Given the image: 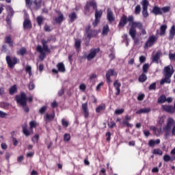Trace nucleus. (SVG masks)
<instances>
[{
    "label": "nucleus",
    "instance_id": "f257e3e1",
    "mask_svg": "<svg viewBox=\"0 0 175 175\" xmlns=\"http://www.w3.org/2000/svg\"><path fill=\"white\" fill-rule=\"evenodd\" d=\"M90 6H92L93 9H94L96 10L95 21L93 23V25H94V27H96V25H98V24H99V20H100V17H102V14H103V12L102 10L98 11V10H96V3L94 1H90V3H87V5L85 8L86 12H88V10H90Z\"/></svg>",
    "mask_w": 175,
    "mask_h": 175
},
{
    "label": "nucleus",
    "instance_id": "f03ea898",
    "mask_svg": "<svg viewBox=\"0 0 175 175\" xmlns=\"http://www.w3.org/2000/svg\"><path fill=\"white\" fill-rule=\"evenodd\" d=\"M131 28L129 29V35L131 36L132 39L135 40L136 38V28L138 29H142L143 28V23L140 21H131L130 23Z\"/></svg>",
    "mask_w": 175,
    "mask_h": 175
},
{
    "label": "nucleus",
    "instance_id": "7ed1b4c3",
    "mask_svg": "<svg viewBox=\"0 0 175 175\" xmlns=\"http://www.w3.org/2000/svg\"><path fill=\"white\" fill-rule=\"evenodd\" d=\"M42 43L43 46L42 47V46L38 45L37 46V51L40 53V59L43 61L46 57V53H50V49H49V46H47V41H46V40H42Z\"/></svg>",
    "mask_w": 175,
    "mask_h": 175
},
{
    "label": "nucleus",
    "instance_id": "20e7f679",
    "mask_svg": "<svg viewBox=\"0 0 175 175\" xmlns=\"http://www.w3.org/2000/svg\"><path fill=\"white\" fill-rule=\"evenodd\" d=\"M173 125H174V120L172 118H168L167 124L163 128L165 139H167V137L170 136V132H172V126H173Z\"/></svg>",
    "mask_w": 175,
    "mask_h": 175
},
{
    "label": "nucleus",
    "instance_id": "39448f33",
    "mask_svg": "<svg viewBox=\"0 0 175 175\" xmlns=\"http://www.w3.org/2000/svg\"><path fill=\"white\" fill-rule=\"evenodd\" d=\"M5 10L8 12L5 21L9 27H12V18H13V16H14V10H13V8L10 5H7Z\"/></svg>",
    "mask_w": 175,
    "mask_h": 175
},
{
    "label": "nucleus",
    "instance_id": "423d86ee",
    "mask_svg": "<svg viewBox=\"0 0 175 175\" xmlns=\"http://www.w3.org/2000/svg\"><path fill=\"white\" fill-rule=\"evenodd\" d=\"M133 20H134L133 16H129V17H126V15H123L119 23V27H120L121 28H122L123 27H125L128 21L129 23V25H131V23H132Z\"/></svg>",
    "mask_w": 175,
    "mask_h": 175
},
{
    "label": "nucleus",
    "instance_id": "0eeeda50",
    "mask_svg": "<svg viewBox=\"0 0 175 175\" xmlns=\"http://www.w3.org/2000/svg\"><path fill=\"white\" fill-rule=\"evenodd\" d=\"M33 99V98L32 96H29L28 98L25 94H23V107L25 113H28L29 111V108L27 106V102H32Z\"/></svg>",
    "mask_w": 175,
    "mask_h": 175
},
{
    "label": "nucleus",
    "instance_id": "6e6552de",
    "mask_svg": "<svg viewBox=\"0 0 175 175\" xmlns=\"http://www.w3.org/2000/svg\"><path fill=\"white\" fill-rule=\"evenodd\" d=\"M158 40V37L155 36H151L148 38L147 42L145 44L144 49H148V47H151L154 46L155 42Z\"/></svg>",
    "mask_w": 175,
    "mask_h": 175
},
{
    "label": "nucleus",
    "instance_id": "1a4fd4ad",
    "mask_svg": "<svg viewBox=\"0 0 175 175\" xmlns=\"http://www.w3.org/2000/svg\"><path fill=\"white\" fill-rule=\"evenodd\" d=\"M5 59L8 67L10 68V69H13V68H14V65H16V64H17L18 62V59H17L16 57H13L12 59L10 56H6Z\"/></svg>",
    "mask_w": 175,
    "mask_h": 175
},
{
    "label": "nucleus",
    "instance_id": "9d476101",
    "mask_svg": "<svg viewBox=\"0 0 175 175\" xmlns=\"http://www.w3.org/2000/svg\"><path fill=\"white\" fill-rule=\"evenodd\" d=\"M164 72L165 77H168V79H170L173 74L174 73V70H173L172 66H167L165 67Z\"/></svg>",
    "mask_w": 175,
    "mask_h": 175
},
{
    "label": "nucleus",
    "instance_id": "9b49d317",
    "mask_svg": "<svg viewBox=\"0 0 175 175\" xmlns=\"http://www.w3.org/2000/svg\"><path fill=\"white\" fill-rule=\"evenodd\" d=\"M111 76H117V72H116L113 69H109L106 72L107 83H108V84H110V83H111V79H110Z\"/></svg>",
    "mask_w": 175,
    "mask_h": 175
},
{
    "label": "nucleus",
    "instance_id": "f8f14e48",
    "mask_svg": "<svg viewBox=\"0 0 175 175\" xmlns=\"http://www.w3.org/2000/svg\"><path fill=\"white\" fill-rule=\"evenodd\" d=\"M57 70L55 68H53L52 70V72L53 73H58V72H60L61 73H64L66 68H65V65L64 64V63H62V62L58 63L57 64Z\"/></svg>",
    "mask_w": 175,
    "mask_h": 175
},
{
    "label": "nucleus",
    "instance_id": "ddd939ff",
    "mask_svg": "<svg viewBox=\"0 0 175 175\" xmlns=\"http://www.w3.org/2000/svg\"><path fill=\"white\" fill-rule=\"evenodd\" d=\"M99 53V49H92L90 50V52L87 55L88 61H91V59H94L96 56V53Z\"/></svg>",
    "mask_w": 175,
    "mask_h": 175
},
{
    "label": "nucleus",
    "instance_id": "4468645a",
    "mask_svg": "<svg viewBox=\"0 0 175 175\" xmlns=\"http://www.w3.org/2000/svg\"><path fill=\"white\" fill-rule=\"evenodd\" d=\"M107 18L109 23H113L114 21V14L110 8H108L107 11Z\"/></svg>",
    "mask_w": 175,
    "mask_h": 175
},
{
    "label": "nucleus",
    "instance_id": "2eb2a0df",
    "mask_svg": "<svg viewBox=\"0 0 175 175\" xmlns=\"http://www.w3.org/2000/svg\"><path fill=\"white\" fill-rule=\"evenodd\" d=\"M82 110H83L85 118H88L90 112L88 111V105L87 103L82 104Z\"/></svg>",
    "mask_w": 175,
    "mask_h": 175
},
{
    "label": "nucleus",
    "instance_id": "dca6fc26",
    "mask_svg": "<svg viewBox=\"0 0 175 175\" xmlns=\"http://www.w3.org/2000/svg\"><path fill=\"white\" fill-rule=\"evenodd\" d=\"M161 109L163 110V111H167V113H174V108L173 106L162 105Z\"/></svg>",
    "mask_w": 175,
    "mask_h": 175
},
{
    "label": "nucleus",
    "instance_id": "f3484780",
    "mask_svg": "<svg viewBox=\"0 0 175 175\" xmlns=\"http://www.w3.org/2000/svg\"><path fill=\"white\" fill-rule=\"evenodd\" d=\"M57 13L58 14V16L55 18V21L56 23L59 24L62 23V21H64V14H62V13H61V12L59 11H57Z\"/></svg>",
    "mask_w": 175,
    "mask_h": 175
},
{
    "label": "nucleus",
    "instance_id": "a211bd4d",
    "mask_svg": "<svg viewBox=\"0 0 175 175\" xmlns=\"http://www.w3.org/2000/svg\"><path fill=\"white\" fill-rule=\"evenodd\" d=\"M23 134L26 137H29V136L33 135V130L31 129H23Z\"/></svg>",
    "mask_w": 175,
    "mask_h": 175
},
{
    "label": "nucleus",
    "instance_id": "6ab92c4d",
    "mask_svg": "<svg viewBox=\"0 0 175 175\" xmlns=\"http://www.w3.org/2000/svg\"><path fill=\"white\" fill-rule=\"evenodd\" d=\"M150 131H152L156 136H159L161 135V133L162 132V130L160 129H157L154 126H150Z\"/></svg>",
    "mask_w": 175,
    "mask_h": 175
},
{
    "label": "nucleus",
    "instance_id": "aec40b11",
    "mask_svg": "<svg viewBox=\"0 0 175 175\" xmlns=\"http://www.w3.org/2000/svg\"><path fill=\"white\" fill-rule=\"evenodd\" d=\"M23 27L25 29H31L32 28V25L31 24V21L29 19H26L24 21Z\"/></svg>",
    "mask_w": 175,
    "mask_h": 175
},
{
    "label": "nucleus",
    "instance_id": "412c9836",
    "mask_svg": "<svg viewBox=\"0 0 175 175\" xmlns=\"http://www.w3.org/2000/svg\"><path fill=\"white\" fill-rule=\"evenodd\" d=\"M113 85L117 91L116 95H120V92H121V90H120V88L121 87V83L118 82L117 80L114 81Z\"/></svg>",
    "mask_w": 175,
    "mask_h": 175
},
{
    "label": "nucleus",
    "instance_id": "4be33fe9",
    "mask_svg": "<svg viewBox=\"0 0 175 175\" xmlns=\"http://www.w3.org/2000/svg\"><path fill=\"white\" fill-rule=\"evenodd\" d=\"M55 117V113H52V114L47 113L44 116V120H45L46 122H50V121H53V120H54Z\"/></svg>",
    "mask_w": 175,
    "mask_h": 175
},
{
    "label": "nucleus",
    "instance_id": "5701e85b",
    "mask_svg": "<svg viewBox=\"0 0 175 175\" xmlns=\"http://www.w3.org/2000/svg\"><path fill=\"white\" fill-rule=\"evenodd\" d=\"M175 36V25H172L171 29H170V36H169V40H172V39Z\"/></svg>",
    "mask_w": 175,
    "mask_h": 175
},
{
    "label": "nucleus",
    "instance_id": "b1692460",
    "mask_svg": "<svg viewBox=\"0 0 175 175\" xmlns=\"http://www.w3.org/2000/svg\"><path fill=\"white\" fill-rule=\"evenodd\" d=\"M5 43L8 44L10 47H13V40L11 36H7L5 38Z\"/></svg>",
    "mask_w": 175,
    "mask_h": 175
},
{
    "label": "nucleus",
    "instance_id": "393cba45",
    "mask_svg": "<svg viewBox=\"0 0 175 175\" xmlns=\"http://www.w3.org/2000/svg\"><path fill=\"white\" fill-rule=\"evenodd\" d=\"M152 14H155V16H158V15H161L162 14V10L161 8H159V7H154L152 9Z\"/></svg>",
    "mask_w": 175,
    "mask_h": 175
},
{
    "label": "nucleus",
    "instance_id": "a878e982",
    "mask_svg": "<svg viewBox=\"0 0 175 175\" xmlns=\"http://www.w3.org/2000/svg\"><path fill=\"white\" fill-rule=\"evenodd\" d=\"M15 99L18 105H19L20 106H22L23 105V92H21L20 95H16L15 96Z\"/></svg>",
    "mask_w": 175,
    "mask_h": 175
},
{
    "label": "nucleus",
    "instance_id": "bb28decb",
    "mask_svg": "<svg viewBox=\"0 0 175 175\" xmlns=\"http://www.w3.org/2000/svg\"><path fill=\"white\" fill-rule=\"evenodd\" d=\"M9 94L10 95L17 94V85H14L9 88Z\"/></svg>",
    "mask_w": 175,
    "mask_h": 175
},
{
    "label": "nucleus",
    "instance_id": "cd10ccee",
    "mask_svg": "<svg viewBox=\"0 0 175 175\" xmlns=\"http://www.w3.org/2000/svg\"><path fill=\"white\" fill-rule=\"evenodd\" d=\"M150 111H151V109L150 108H142L137 111L135 113L136 114H143V113H150Z\"/></svg>",
    "mask_w": 175,
    "mask_h": 175
},
{
    "label": "nucleus",
    "instance_id": "c85d7f7f",
    "mask_svg": "<svg viewBox=\"0 0 175 175\" xmlns=\"http://www.w3.org/2000/svg\"><path fill=\"white\" fill-rule=\"evenodd\" d=\"M161 143L160 139H157L156 141L154 139H150L148 142V146L150 147H154L155 144H159Z\"/></svg>",
    "mask_w": 175,
    "mask_h": 175
},
{
    "label": "nucleus",
    "instance_id": "c756f323",
    "mask_svg": "<svg viewBox=\"0 0 175 175\" xmlns=\"http://www.w3.org/2000/svg\"><path fill=\"white\" fill-rule=\"evenodd\" d=\"M165 120H166V116H159L157 120V125H163L165 124Z\"/></svg>",
    "mask_w": 175,
    "mask_h": 175
},
{
    "label": "nucleus",
    "instance_id": "7c9ffc66",
    "mask_svg": "<svg viewBox=\"0 0 175 175\" xmlns=\"http://www.w3.org/2000/svg\"><path fill=\"white\" fill-rule=\"evenodd\" d=\"M161 51L157 52L155 55H154L152 57L153 62H157V64L159 62V57H161Z\"/></svg>",
    "mask_w": 175,
    "mask_h": 175
},
{
    "label": "nucleus",
    "instance_id": "2f4dec72",
    "mask_svg": "<svg viewBox=\"0 0 175 175\" xmlns=\"http://www.w3.org/2000/svg\"><path fill=\"white\" fill-rule=\"evenodd\" d=\"M26 75H29V77L31 78L32 76V67L31 66H27L25 68Z\"/></svg>",
    "mask_w": 175,
    "mask_h": 175
},
{
    "label": "nucleus",
    "instance_id": "473e14b6",
    "mask_svg": "<svg viewBox=\"0 0 175 175\" xmlns=\"http://www.w3.org/2000/svg\"><path fill=\"white\" fill-rule=\"evenodd\" d=\"M166 29H167V26L166 25H163L160 27V35L161 36H163L165 33H166Z\"/></svg>",
    "mask_w": 175,
    "mask_h": 175
},
{
    "label": "nucleus",
    "instance_id": "72a5a7b5",
    "mask_svg": "<svg viewBox=\"0 0 175 175\" xmlns=\"http://www.w3.org/2000/svg\"><path fill=\"white\" fill-rule=\"evenodd\" d=\"M141 5L142 6V9H148V0H142L141 2Z\"/></svg>",
    "mask_w": 175,
    "mask_h": 175
},
{
    "label": "nucleus",
    "instance_id": "f704fd0d",
    "mask_svg": "<svg viewBox=\"0 0 175 175\" xmlns=\"http://www.w3.org/2000/svg\"><path fill=\"white\" fill-rule=\"evenodd\" d=\"M170 82H171V81H170V78H168L167 77H165V79H161L160 84L161 85H163V84H165V83H167V84H170Z\"/></svg>",
    "mask_w": 175,
    "mask_h": 175
},
{
    "label": "nucleus",
    "instance_id": "c9c22d12",
    "mask_svg": "<svg viewBox=\"0 0 175 175\" xmlns=\"http://www.w3.org/2000/svg\"><path fill=\"white\" fill-rule=\"evenodd\" d=\"M33 3L36 5V9H40L42 6V0H35Z\"/></svg>",
    "mask_w": 175,
    "mask_h": 175
},
{
    "label": "nucleus",
    "instance_id": "e433bc0d",
    "mask_svg": "<svg viewBox=\"0 0 175 175\" xmlns=\"http://www.w3.org/2000/svg\"><path fill=\"white\" fill-rule=\"evenodd\" d=\"M152 154H154L155 155H162V154H163V152H162L161 149L157 148L153 150Z\"/></svg>",
    "mask_w": 175,
    "mask_h": 175
},
{
    "label": "nucleus",
    "instance_id": "4c0bfd02",
    "mask_svg": "<svg viewBox=\"0 0 175 175\" xmlns=\"http://www.w3.org/2000/svg\"><path fill=\"white\" fill-rule=\"evenodd\" d=\"M62 125L64 126V128H68V126H69V121L63 118L62 120Z\"/></svg>",
    "mask_w": 175,
    "mask_h": 175
},
{
    "label": "nucleus",
    "instance_id": "58836bf2",
    "mask_svg": "<svg viewBox=\"0 0 175 175\" xmlns=\"http://www.w3.org/2000/svg\"><path fill=\"white\" fill-rule=\"evenodd\" d=\"M166 102V96L165 95L161 96L158 99L159 103H165Z\"/></svg>",
    "mask_w": 175,
    "mask_h": 175
},
{
    "label": "nucleus",
    "instance_id": "ea45409f",
    "mask_svg": "<svg viewBox=\"0 0 175 175\" xmlns=\"http://www.w3.org/2000/svg\"><path fill=\"white\" fill-rule=\"evenodd\" d=\"M68 17L70 18V21L72 22L75 21L77 18V16H76V13L75 12L70 14Z\"/></svg>",
    "mask_w": 175,
    "mask_h": 175
},
{
    "label": "nucleus",
    "instance_id": "a19ab883",
    "mask_svg": "<svg viewBox=\"0 0 175 175\" xmlns=\"http://www.w3.org/2000/svg\"><path fill=\"white\" fill-rule=\"evenodd\" d=\"M147 80V76L144 74H142L141 76L139 77V81L141 83H144Z\"/></svg>",
    "mask_w": 175,
    "mask_h": 175
},
{
    "label": "nucleus",
    "instance_id": "79ce46f5",
    "mask_svg": "<svg viewBox=\"0 0 175 175\" xmlns=\"http://www.w3.org/2000/svg\"><path fill=\"white\" fill-rule=\"evenodd\" d=\"M38 123L36 121H31L29 122V129H32L33 131V128H36Z\"/></svg>",
    "mask_w": 175,
    "mask_h": 175
},
{
    "label": "nucleus",
    "instance_id": "37998d69",
    "mask_svg": "<svg viewBox=\"0 0 175 175\" xmlns=\"http://www.w3.org/2000/svg\"><path fill=\"white\" fill-rule=\"evenodd\" d=\"M142 15L143 17H145V18L148 17V8L142 9Z\"/></svg>",
    "mask_w": 175,
    "mask_h": 175
},
{
    "label": "nucleus",
    "instance_id": "c03bdc74",
    "mask_svg": "<svg viewBox=\"0 0 175 175\" xmlns=\"http://www.w3.org/2000/svg\"><path fill=\"white\" fill-rule=\"evenodd\" d=\"M142 10V8L140 5H137L135 8V14H140V12Z\"/></svg>",
    "mask_w": 175,
    "mask_h": 175
},
{
    "label": "nucleus",
    "instance_id": "a18cd8bd",
    "mask_svg": "<svg viewBox=\"0 0 175 175\" xmlns=\"http://www.w3.org/2000/svg\"><path fill=\"white\" fill-rule=\"evenodd\" d=\"M150 68V65L148 64H145L143 66V72L144 73H147L148 72V68Z\"/></svg>",
    "mask_w": 175,
    "mask_h": 175
},
{
    "label": "nucleus",
    "instance_id": "49530a36",
    "mask_svg": "<svg viewBox=\"0 0 175 175\" xmlns=\"http://www.w3.org/2000/svg\"><path fill=\"white\" fill-rule=\"evenodd\" d=\"M109 26L108 25H105L103 27V35H106L107 33H109Z\"/></svg>",
    "mask_w": 175,
    "mask_h": 175
},
{
    "label": "nucleus",
    "instance_id": "de8ad7c7",
    "mask_svg": "<svg viewBox=\"0 0 175 175\" xmlns=\"http://www.w3.org/2000/svg\"><path fill=\"white\" fill-rule=\"evenodd\" d=\"M1 107L3 109H5V110H8L9 109V103H1Z\"/></svg>",
    "mask_w": 175,
    "mask_h": 175
},
{
    "label": "nucleus",
    "instance_id": "09e8293b",
    "mask_svg": "<svg viewBox=\"0 0 175 175\" xmlns=\"http://www.w3.org/2000/svg\"><path fill=\"white\" fill-rule=\"evenodd\" d=\"M168 12H170V7H164L161 8V14L168 13Z\"/></svg>",
    "mask_w": 175,
    "mask_h": 175
},
{
    "label": "nucleus",
    "instance_id": "8fccbe9b",
    "mask_svg": "<svg viewBox=\"0 0 175 175\" xmlns=\"http://www.w3.org/2000/svg\"><path fill=\"white\" fill-rule=\"evenodd\" d=\"M75 49H76L77 50H79V49H80V46H81V41H80V40H76V41H75Z\"/></svg>",
    "mask_w": 175,
    "mask_h": 175
},
{
    "label": "nucleus",
    "instance_id": "3c124183",
    "mask_svg": "<svg viewBox=\"0 0 175 175\" xmlns=\"http://www.w3.org/2000/svg\"><path fill=\"white\" fill-rule=\"evenodd\" d=\"M43 20H44L43 17L38 16L37 22H38V25H42V24H43Z\"/></svg>",
    "mask_w": 175,
    "mask_h": 175
},
{
    "label": "nucleus",
    "instance_id": "603ef678",
    "mask_svg": "<svg viewBox=\"0 0 175 175\" xmlns=\"http://www.w3.org/2000/svg\"><path fill=\"white\" fill-rule=\"evenodd\" d=\"M102 110H105V106L100 105V106L97 107L96 109V113H100V111H102Z\"/></svg>",
    "mask_w": 175,
    "mask_h": 175
},
{
    "label": "nucleus",
    "instance_id": "864d4df0",
    "mask_svg": "<svg viewBox=\"0 0 175 175\" xmlns=\"http://www.w3.org/2000/svg\"><path fill=\"white\" fill-rule=\"evenodd\" d=\"M139 35H147V31L144 26H142V29H139Z\"/></svg>",
    "mask_w": 175,
    "mask_h": 175
},
{
    "label": "nucleus",
    "instance_id": "5fc2aeb1",
    "mask_svg": "<svg viewBox=\"0 0 175 175\" xmlns=\"http://www.w3.org/2000/svg\"><path fill=\"white\" fill-rule=\"evenodd\" d=\"M149 90L152 91V90H157V83H153L149 86Z\"/></svg>",
    "mask_w": 175,
    "mask_h": 175
},
{
    "label": "nucleus",
    "instance_id": "6e6d98bb",
    "mask_svg": "<svg viewBox=\"0 0 175 175\" xmlns=\"http://www.w3.org/2000/svg\"><path fill=\"white\" fill-rule=\"evenodd\" d=\"M64 140L65 142H69L70 140V135L68 133L64 134Z\"/></svg>",
    "mask_w": 175,
    "mask_h": 175
},
{
    "label": "nucleus",
    "instance_id": "4d7b16f0",
    "mask_svg": "<svg viewBox=\"0 0 175 175\" xmlns=\"http://www.w3.org/2000/svg\"><path fill=\"white\" fill-rule=\"evenodd\" d=\"M25 5L27 8H31V6H32V1L25 0Z\"/></svg>",
    "mask_w": 175,
    "mask_h": 175
},
{
    "label": "nucleus",
    "instance_id": "13d9d810",
    "mask_svg": "<svg viewBox=\"0 0 175 175\" xmlns=\"http://www.w3.org/2000/svg\"><path fill=\"white\" fill-rule=\"evenodd\" d=\"M29 90H32L35 89V83L33 82L30 81L28 85Z\"/></svg>",
    "mask_w": 175,
    "mask_h": 175
},
{
    "label": "nucleus",
    "instance_id": "bf43d9fd",
    "mask_svg": "<svg viewBox=\"0 0 175 175\" xmlns=\"http://www.w3.org/2000/svg\"><path fill=\"white\" fill-rule=\"evenodd\" d=\"M39 140V135H36L32 137V142L33 143H38V141Z\"/></svg>",
    "mask_w": 175,
    "mask_h": 175
},
{
    "label": "nucleus",
    "instance_id": "052dcab7",
    "mask_svg": "<svg viewBox=\"0 0 175 175\" xmlns=\"http://www.w3.org/2000/svg\"><path fill=\"white\" fill-rule=\"evenodd\" d=\"M122 113H124V109H116L115 111V114H116L117 116L122 114Z\"/></svg>",
    "mask_w": 175,
    "mask_h": 175
},
{
    "label": "nucleus",
    "instance_id": "680f3d73",
    "mask_svg": "<svg viewBox=\"0 0 175 175\" xmlns=\"http://www.w3.org/2000/svg\"><path fill=\"white\" fill-rule=\"evenodd\" d=\"M171 158L170 156H169L168 154H165L163 157V161L165 162H169V161H170Z\"/></svg>",
    "mask_w": 175,
    "mask_h": 175
},
{
    "label": "nucleus",
    "instance_id": "e2e57ef3",
    "mask_svg": "<svg viewBox=\"0 0 175 175\" xmlns=\"http://www.w3.org/2000/svg\"><path fill=\"white\" fill-rule=\"evenodd\" d=\"M87 88V86L85 85V84L84 83H81L80 85H79V89L81 90V91H85V89Z\"/></svg>",
    "mask_w": 175,
    "mask_h": 175
},
{
    "label": "nucleus",
    "instance_id": "0e129e2a",
    "mask_svg": "<svg viewBox=\"0 0 175 175\" xmlns=\"http://www.w3.org/2000/svg\"><path fill=\"white\" fill-rule=\"evenodd\" d=\"M169 58L171 61H175V53H170Z\"/></svg>",
    "mask_w": 175,
    "mask_h": 175
},
{
    "label": "nucleus",
    "instance_id": "69168bd1",
    "mask_svg": "<svg viewBox=\"0 0 175 175\" xmlns=\"http://www.w3.org/2000/svg\"><path fill=\"white\" fill-rule=\"evenodd\" d=\"M6 116H8V113L0 111V118H5V117H6Z\"/></svg>",
    "mask_w": 175,
    "mask_h": 175
},
{
    "label": "nucleus",
    "instance_id": "338daca9",
    "mask_svg": "<svg viewBox=\"0 0 175 175\" xmlns=\"http://www.w3.org/2000/svg\"><path fill=\"white\" fill-rule=\"evenodd\" d=\"M46 110H47V107H42L40 110V114H43V113H44V111H46Z\"/></svg>",
    "mask_w": 175,
    "mask_h": 175
},
{
    "label": "nucleus",
    "instance_id": "774afa93",
    "mask_svg": "<svg viewBox=\"0 0 175 175\" xmlns=\"http://www.w3.org/2000/svg\"><path fill=\"white\" fill-rule=\"evenodd\" d=\"M144 99V94H139L137 97L138 100H143Z\"/></svg>",
    "mask_w": 175,
    "mask_h": 175
}]
</instances>
